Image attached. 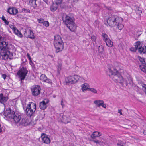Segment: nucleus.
Returning <instances> with one entry per match:
<instances>
[{
  "instance_id": "obj_1",
  "label": "nucleus",
  "mask_w": 146,
  "mask_h": 146,
  "mask_svg": "<svg viewBox=\"0 0 146 146\" xmlns=\"http://www.w3.org/2000/svg\"><path fill=\"white\" fill-rule=\"evenodd\" d=\"M123 22V19L116 15H112L109 17L107 20V23L109 27H114L117 26V28L119 30H121L123 28L124 26L122 24Z\"/></svg>"
},
{
  "instance_id": "obj_2",
  "label": "nucleus",
  "mask_w": 146,
  "mask_h": 146,
  "mask_svg": "<svg viewBox=\"0 0 146 146\" xmlns=\"http://www.w3.org/2000/svg\"><path fill=\"white\" fill-rule=\"evenodd\" d=\"M63 22L69 30L74 31L76 28V26L73 18L66 14H64L62 18Z\"/></svg>"
},
{
  "instance_id": "obj_3",
  "label": "nucleus",
  "mask_w": 146,
  "mask_h": 146,
  "mask_svg": "<svg viewBox=\"0 0 146 146\" xmlns=\"http://www.w3.org/2000/svg\"><path fill=\"white\" fill-rule=\"evenodd\" d=\"M56 52L57 53L61 51L64 48L63 43L60 36L56 35L54 36V42Z\"/></svg>"
},
{
  "instance_id": "obj_4",
  "label": "nucleus",
  "mask_w": 146,
  "mask_h": 146,
  "mask_svg": "<svg viewBox=\"0 0 146 146\" xmlns=\"http://www.w3.org/2000/svg\"><path fill=\"white\" fill-rule=\"evenodd\" d=\"M36 104L31 102L29 103V104L27 105L25 111L27 115L31 117L34 115L35 112L36 110Z\"/></svg>"
},
{
  "instance_id": "obj_5",
  "label": "nucleus",
  "mask_w": 146,
  "mask_h": 146,
  "mask_svg": "<svg viewBox=\"0 0 146 146\" xmlns=\"http://www.w3.org/2000/svg\"><path fill=\"white\" fill-rule=\"evenodd\" d=\"M14 120L16 124L19 125L26 126L29 123L26 118H21V116L18 115L14 117Z\"/></svg>"
},
{
  "instance_id": "obj_6",
  "label": "nucleus",
  "mask_w": 146,
  "mask_h": 146,
  "mask_svg": "<svg viewBox=\"0 0 146 146\" xmlns=\"http://www.w3.org/2000/svg\"><path fill=\"white\" fill-rule=\"evenodd\" d=\"M4 115L5 119L8 120L13 119V121H14V117L15 116H18L15 115V112L12 110L10 108H9L8 109L6 110L4 113Z\"/></svg>"
},
{
  "instance_id": "obj_7",
  "label": "nucleus",
  "mask_w": 146,
  "mask_h": 146,
  "mask_svg": "<svg viewBox=\"0 0 146 146\" xmlns=\"http://www.w3.org/2000/svg\"><path fill=\"white\" fill-rule=\"evenodd\" d=\"M28 71L25 67H22L18 71L17 74L20 78L21 81L25 79Z\"/></svg>"
},
{
  "instance_id": "obj_8",
  "label": "nucleus",
  "mask_w": 146,
  "mask_h": 146,
  "mask_svg": "<svg viewBox=\"0 0 146 146\" xmlns=\"http://www.w3.org/2000/svg\"><path fill=\"white\" fill-rule=\"evenodd\" d=\"M81 78L77 75L74 76H70L68 77L65 79L67 84L69 85L77 82Z\"/></svg>"
},
{
  "instance_id": "obj_9",
  "label": "nucleus",
  "mask_w": 146,
  "mask_h": 146,
  "mask_svg": "<svg viewBox=\"0 0 146 146\" xmlns=\"http://www.w3.org/2000/svg\"><path fill=\"white\" fill-rule=\"evenodd\" d=\"M3 38L0 36V50L1 51L7 50L9 49L8 42L3 40Z\"/></svg>"
},
{
  "instance_id": "obj_10",
  "label": "nucleus",
  "mask_w": 146,
  "mask_h": 146,
  "mask_svg": "<svg viewBox=\"0 0 146 146\" xmlns=\"http://www.w3.org/2000/svg\"><path fill=\"white\" fill-rule=\"evenodd\" d=\"M32 95L35 96H36L40 94L41 88L40 86L36 85L33 86L31 89Z\"/></svg>"
},
{
  "instance_id": "obj_11",
  "label": "nucleus",
  "mask_w": 146,
  "mask_h": 146,
  "mask_svg": "<svg viewBox=\"0 0 146 146\" xmlns=\"http://www.w3.org/2000/svg\"><path fill=\"white\" fill-rule=\"evenodd\" d=\"M25 37L33 39L35 38V36L32 31L29 29H25L24 34Z\"/></svg>"
},
{
  "instance_id": "obj_12",
  "label": "nucleus",
  "mask_w": 146,
  "mask_h": 146,
  "mask_svg": "<svg viewBox=\"0 0 146 146\" xmlns=\"http://www.w3.org/2000/svg\"><path fill=\"white\" fill-rule=\"evenodd\" d=\"M1 54L0 58L3 59L4 60H6L8 58L11 56L12 54L11 52L8 50L3 51Z\"/></svg>"
},
{
  "instance_id": "obj_13",
  "label": "nucleus",
  "mask_w": 146,
  "mask_h": 146,
  "mask_svg": "<svg viewBox=\"0 0 146 146\" xmlns=\"http://www.w3.org/2000/svg\"><path fill=\"white\" fill-rule=\"evenodd\" d=\"M8 99V97L7 96L4 95L2 93L0 94V103L3 105L5 107Z\"/></svg>"
},
{
  "instance_id": "obj_14",
  "label": "nucleus",
  "mask_w": 146,
  "mask_h": 146,
  "mask_svg": "<svg viewBox=\"0 0 146 146\" xmlns=\"http://www.w3.org/2000/svg\"><path fill=\"white\" fill-rule=\"evenodd\" d=\"M113 79L116 82H119L121 84H122L123 82V78L119 74L114 75Z\"/></svg>"
},
{
  "instance_id": "obj_15",
  "label": "nucleus",
  "mask_w": 146,
  "mask_h": 146,
  "mask_svg": "<svg viewBox=\"0 0 146 146\" xmlns=\"http://www.w3.org/2000/svg\"><path fill=\"white\" fill-rule=\"evenodd\" d=\"M41 138L42 142L47 144H49L50 143V140L46 135L42 133L41 135Z\"/></svg>"
},
{
  "instance_id": "obj_16",
  "label": "nucleus",
  "mask_w": 146,
  "mask_h": 146,
  "mask_svg": "<svg viewBox=\"0 0 146 146\" xmlns=\"http://www.w3.org/2000/svg\"><path fill=\"white\" fill-rule=\"evenodd\" d=\"M7 12L10 14L16 15L18 11V10L15 8L10 7L8 9Z\"/></svg>"
},
{
  "instance_id": "obj_17",
  "label": "nucleus",
  "mask_w": 146,
  "mask_h": 146,
  "mask_svg": "<svg viewBox=\"0 0 146 146\" xmlns=\"http://www.w3.org/2000/svg\"><path fill=\"white\" fill-rule=\"evenodd\" d=\"M138 52L140 54H146V44H145L144 46H141L138 49Z\"/></svg>"
},
{
  "instance_id": "obj_18",
  "label": "nucleus",
  "mask_w": 146,
  "mask_h": 146,
  "mask_svg": "<svg viewBox=\"0 0 146 146\" xmlns=\"http://www.w3.org/2000/svg\"><path fill=\"white\" fill-rule=\"evenodd\" d=\"M48 103L47 102H46L43 101L41 102L39 104V107L41 109L44 110L46 108V103Z\"/></svg>"
},
{
  "instance_id": "obj_19",
  "label": "nucleus",
  "mask_w": 146,
  "mask_h": 146,
  "mask_svg": "<svg viewBox=\"0 0 146 146\" xmlns=\"http://www.w3.org/2000/svg\"><path fill=\"white\" fill-rule=\"evenodd\" d=\"M101 135V133L99 132L95 131L91 134V137L93 139H94L96 137L100 136Z\"/></svg>"
},
{
  "instance_id": "obj_20",
  "label": "nucleus",
  "mask_w": 146,
  "mask_h": 146,
  "mask_svg": "<svg viewBox=\"0 0 146 146\" xmlns=\"http://www.w3.org/2000/svg\"><path fill=\"white\" fill-rule=\"evenodd\" d=\"M58 6L54 3H53L50 6V10L54 12L56 11L58 7Z\"/></svg>"
},
{
  "instance_id": "obj_21",
  "label": "nucleus",
  "mask_w": 146,
  "mask_h": 146,
  "mask_svg": "<svg viewBox=\"0 0 146 146\" xmlns=\"http://www.w3.org/2000/svg\"><path fill=\"white\" fill-rule=\"evenodd\" d=\"M37 0H30L29 3L31 6L35 9L37 6L36 1Z\"/></svg>"
},
{
  "instance_id": "obj_22",
  "label": "nucleus",
  "mask_w": 146,
  "mask_h": 146,
  "mask_svg": "<svg viewBox=\"0 0 146 146\" xmlns=\"http://www.w3.org/2000/svg\"><path fill=\"white\" fill-rule=\"evenodd\" d=\"M104 101L101 100H98L94 101V103L98 107H100L101 104H103Z\"/></svg>"
},
{
  "instance_id": "obj_23",
  "label": "nucleus",
  "mask_w": 146,
  "mask_h": 146,
  "mask_svg": "<svg viewBox=\"0 0 146 146\" xmlns=\"http://www.w3.org/2000/svg\"><path fill=\"white\" fill-rule=\"evenodd\" d=\"M82 88V90L83 91L86 90L88 89V87H89V85L87 83H85L82 84L81 86Z\"/></svg>"
},
{
  "instance_id": "obj_24",
  "label": "nucleus",
  "mask_w": 146,
  "mask_h": 146,
  "mask_svg": "<svg viewBox=\"0 0 146 146\" xmlns=\"http://www.w3.org/2000/svg\"><path fill=\"white\" fill-rule=\"evenodd\" d=\"M45 117V114L44 111H40L39 115L38 116V118L40 120H42Z\"/></svg>"
},
{
  "instance_id": "obj_25",
  "label": "nucleus",
  "mask_w": 146,
  "mask_h": 146,
  "mask_svg": "<svg viewBox=\"0 0 146 146\" xmlns=\"http://www.w3.org/2000/svg\"><path fill=\"white\" fill-rule=\"evenodd\" d=\"M102 36L103 40L105 42H106L108 40L110 39L108 35L105 33H102Z\"/></svg>"
},
{
  "instance_id": "obj_26",
  "label": "nucleus",
  "mask_w": 146,
  "mask_h": 146,
  "mask_svg": "<svg viewBox=\"0 0 146 146\" xmlns=\"http://www.w3.org/2000/svg\"><path fill=\"white\" fill-rule=\"evenodd\" d=\"M105 42L106 45L108 47H111L112 46L113 43L110 39L108 40Z\"/></svg>"
},
{
  "instance_id": "obj_27",
  "label": "nucleus",
  "mask_w": 146,
  "mask_h": 146,
  "mask_svg": "<svg viewBox=\"0 0 146 146\" xmlns=\"http://www.w3.org/2000/svg\"><path fill=\"white\" fill-rule=\"evenodd\" d=\"M14 33L17 35L19 36L20 37H22L23 35L16 28L14 30Z\"/></svg>"
},
{
  "instance_id": "obj_28",
  "label": "nucleus",
  "mask_w": 146,
  "mask_h": 146,
  "mask_svg": "<svg viewBox=\"0 0 146 146\" xmlns=\"http://www.w3.org/2000/svg\"><path fill=\"white\" fill-rule=\"evenodd\" d=\"M142 46V42L139 41L136 42L135 43V46L138 49L139 48Z\"/></svg>"
},
{
  "instance_id": "obj_29",
  "label": "nucleus",
  "mask_w": 146,
  "mask_h": 146,
  "mask_svg": "<svg viewBox=\"0 0 146 146\" xmlns=\"http://www.w3.org/2000/svg\"><path fill=\"white\" fill-rule=\"evenodd\" d=\"M109 71L111 75H115L119 73L118 72V71L115 69H114L113 70H112L111 69H109Z\"/></svg>"
},
{
  "instance_id": "obj_30",
  "label": "nucleus",
  "mask_w": 146,
  "mask_h": 146,
  "mask_svg": "<svg viewBox=\"0 0 146 146\" xmlns=\"http://www.w3.org/2000/svg\"><path fill=\"white\" fill-rule=\"evenodd\" d=\"M128 80H126V84H129L131 85H133V82L132 78L130 77L127 78Z\"/></svg>"
},
{
  "instance_id": "obj_31",
  "label": "nucleus",
  "mask_w": 146,
  "mask_h": 146,
  "mask_svg": "<svg viewBox=\"0 0 146 146\" xmlns=\"http://www.w3.org/2000/svg\"><path fill=\"white\" fill-rule=\"evenodd\" d=\"M141 70L144 72L146 73V66L143 65L139 66Z\"/></svg>"
},
{
  "instance_id": "obj_32",
  "label": "nucleus",
  "mask_w": 146,
  "mask_h": 146,
  "mask_svg": "<svg viewBox=\"0 0 146 146\" xmlns=\"http://www.w3.org/2000/svg\"><path fill=\"white\" fill-rule=\"evenodd\" d=\"M47 78V77L44 74H41L40 77V80L44 82V81H45V80H46V79Z\"/></svg>"
},
{
  "instance_id": "obj_33",
  "label": "nucleus",
  "mask_w": 146,
  "mask_h": 146,
  "mask_svg": "<svg viewBox=\"0 0 146 146\" xmlns=\"http://www.w3.org/2000/svg\"><path fill=\"white\" fill-rule=\"evenodd\" d=\"M135 12L136 14L138 15H140L141 13L142 12V11L140 10V8L139 7L137 8L135 10Z\"/></svg>"
},
{
  "instance_id": "obj_34",
  "label": "nucleus",
  "mask_w": 146,
  "mask_h": 146,
  "mask_svg": "<svg viewBox=\"0 0 146 146\" xmlns=\"http://www.w3.org/2000/svg\"><path fill=\"white\" fill-rule=\"evenodd\" d=\"M63 0H56L55 3L58 6L60 5L62 3Z\"/></svg>"
},
{
  "instance_id": "obj_35",
  "label": "nucleus",
  "mask_w": 146,
  "mask_h": 146,
  "mask_svg": "<svg viewBox=\"0 0 146 146\" xmlns=\"http://www.w3.org/2000/svg\"><path fill=\"white\" fill-rule=\"evenodd\" d=\"M138 58L139 60L143 64H145V62L144 60L145 59L144 58H142L139 56H138Z\"/></svg>"
},
{
  "instance_id": "obj_36",
  "label": "nucleus",
  "mask_w": 146,
  "mask_h": 146,
  "mask_svg": "<svg viewBox=\"0 0 146 146\" xmlns=\"http://www.w3.org/2000/svg\"><path fill=\"white\" fill-rule=\"evenodd\" d=\"M125 144L123 141H119L117 143L118 146H124V145Z\"/></svg>"
},
{
  "instance_id": "obj_37",
  "label": "nucleus",
  "mask_w": 146,
  "mask_h": 146,
  "mask_svg": "<svg viewBox=\"0 0 146 146\" xmlns=\"http://www.w3.org/2000/svg\"><path fill=\"white\" fill-rule=\"evenodd\" d=\"M98 50L99 52L101 53L104 51L103 47L102 46H100L98 48Z\"/></svg>"
},
{
  "instance_id": "obj_38",
  "label": "nucleus",
  "mask_w": 146,
  "mask_h": 146,
  "mask_svg": "<svg viewBox=\"0 0 146 146\" xmlns=\"http://www.w3.org/2000/svg\"><path fill=\"white\" fill-rule=\"evenodd\" d=\"M89 90L90 91L94 93H97V90L94 88H90L89 89Z\"/></svg>"
},
{
  "instance_id": "obj_39",
  "label": "nucleus",
  "mask_w": 146,
  "mask_h": 146,
  "mask_svg": "<svg viewBox=\"0 0 146 146\" xmlns=\"http://www.w3.org/2000/svg\"><path fill=\"white\" fill-rule=\"evenodd\" d=\"M62 65L61 64H59L57 66V69L58 72H59L61 69Z\"/></svg>"
},
{
  "instance_id": "obj_40",
  "label": "nucleus",
  "mask_w": 146,
  "mask_h": 146,
  "mask_svg": "<svg viewBox=\"0 0 146 146\" xmlns=\"http://www.w3.org/2000/svg\"><path fill=\"white\" fill-rule=\"evenodd\" d=\"M22 12L23 13H30V10L29 9H27L25 8H23L22 9Z\"/></svg>"
},
{
  "instance_id": "obj_41",
  "label": "nucleus",
  "mask_w": 146,
  "mask_h": 146,
  "mask_svg": "<svg viewBox=\"0 0 146 146\" xmlns=\"http://www.w3.org/2000/svg\"><path fill=\"white\" fill-rule=\"evenodd\" d=\"M137 50V48L135 46V47H131L130 49V50L131 51L134 52H136Z\"/></svg>"
},
{
  "instance_id": "obj_42",
  "label": "nucleus",
  "mask_w": 146,
  "mask_h": 146,
  "mask_svg": "<svg viewBox=\"0 0 146 146\" xmlns=\"http://www.w3.org/2000/svg\"><path fill=\"white\" fill-rule=\"evenodd\" d=\"M44 25L45 26L47 27L49 26V23L48 21H45L43 23Z\"/></svg>"
},
{
  "instance_id": "obj_43",
  "label": "nucleus",
  "mask_w": 146,
  "mask_h": 146,
  "mask_svg": "<svg viewBox=\"0 0 146 146\" xmlns=\"http://www.w3.org/2000/svg\"><path fill=\"white\" fill-rule=\"evenodd\" d=\"M143 89L144 90V92L146 94V84H143L142 85Z\"/></svg>"
},
{
  "instance_id": "obj_44",
  "label": "nucleus",
  "mask_w": 146,
  "mask_h": 146,
  "mask_svg": "<svg viewBox=\"0 0 146 146\" xmlns=\"http://www.w3.org/2000/svg\"><path fill=\"white\" fill-rule=\"evenodd\" d=\"M44 82L48 83H51V80L50 79L48 78H47L46 79L45 81H44Z\"/></svg>"
},
{
  "instance_id": "obj_45",
  "label": "nucleus",
  "mask_w": 146,
  "mask_h": 146,
  "mask_svg": "<svg viewBox=\"0 0 146 146\" xmlns=\"http://www.w3.org/2000/svg\"><path fill=\"white\" fill-rule=\"evenodd\" d=\"M38 21L39 23H43L44 22V20L41 18L38 19Z\"/></svg>"
},
{
  "instance_id": "obj_46",
  "label": "nucleus",
  "mask_w": 146,
  "mask_h": 146,
  "mask_svg": "<svg viewBox=\"0 0 146 146\" xmlns=\"http://www.w3.org/2000/svg\"><path fill=\"white\" fill-rule=\"evenodd\" d=\"M27 56L28 58L29 59V60L30 62H32V61L31 59V58L30 57V55L28 53H27Z\"/></svg>"
},
{
  "instance_id": "obj_47",
  "label": "nucleus",
  "mask_w": 146,
  "mask_h": 146,
  "mask_svg": "<svg viewBox=\"0 0 146 146\" xmlns=\"http://www.w3.org/2000/svg\"><path fill=\"white\" fill-rule=\"evenodd\" d=\"M9 26L13 30L15 29L16 28V27L14 25H9Z\"/></svg>"
},
{
  "instance_id": "obj_48",
  "label": "nucleus",
  "mask_w": 146,
  "mask_h": 146,
  "mask_svg": "<svg viewBox=\"0 0 146 146\" xmlns=\"http://www.w3.org/2000/svg\"><path fill=\"white\" fill-rule=\"evenodd\" d=\"M91 38L92 40L93 41H95L96 39V37L94 36H92Z\"/></svg>"
},
{
  "instance_id": "obj_49",
  "label": "nucleus",
  "mask_w": 146,
  "mask_h": 146,
  "mask_svg": "<svg viewBox=\"0 0 146 146\" xmlns=\"http://www.w3.org/2000/svg\"><path fill=\"white\" fill-rule=\"evenodd\" d=\"M3 21H4L5 23L6 24V25H8L9 22L7 21L6 19L4 20Z\"/></svg>"
},
{
  "instance_id": "obj_50",
  "label": "nucleus",
  "mask_w": 146,
  "mask_h": 146,
  "mask_svg": "<svg viewBox=\"0 0 146 146\" xmlns=\"http://www.w3.org/2000/svg\"><path fill=\"white\" fill-rule=\"evenodd\" d=\"M93 142H94V143H99L100 142L99 141L97 140H93L92 141Z\"/></svg>"
},
{
  "instance_id": "obj_51",
  "label": "nucleus",
  "mask_w": 146,
  "mask_h": 146,
  "mask_svg": "<svg viewBox=\"0 0 146 146\" xmlns=\"http://www.w3.org/2000/svg\"><path fill=\"white\" fill-rule=\"evenodd\" d=\"M7 76L5 74H3L2 75V77L5 80L6 79Z\"/></svg>"
},
{
  "instance_id": "obj_52",
  "label": "nucleus",
  "mask_w": 146,
  "mask_h": 146,
  "mask_svg": "<svg viewBox=\"0 0 146 146\" xmlns=\"http://www.w3.org/2000/svg\"><path fill=\"white\" fill-rule=\"evenodd\" d=\"M101 106L104 108H106V104H104V102L103 103V104H101Z\"/></svg>"
},
{
  "instance_id": "obj_53",
  "label": "nucleus",
  "mask_w": 146,
  "mask_h": 146,
  "mask_svg": "<svg viewBox=\"0 0 146 146\" xmlns=\"http://www.w3.org/2000/svg\"><path fill=\"white\" fill-rule=\"evenodd\" d=\"M61 105L62 106V108H63V107L64 106V104H63V101H62H62H61Z\"/></svg>"
},
{
  "instance_id": "obj_54",
  "label": "nucleus",
  "mask_w": 146,
  "mask_h": 146,
  "mask_svg": "<svg viewBox=\"0 0 146 146\" xmlns=\"http://www.w3.org/2000/svg\"><path fill=\"white\" fill-rule=\"evenodd\" d=\"M118 112L121 115H122V112H121V110H119Z\"/></svg>"
},
{
  "instance_id": "obj_55",
  "label": "nucleus",
  "mask_w": 146,
  "mask_h": 146,
  "mask_svg": "<svg viewBox=\"0 0 146 146\" xmlns=\"http://www.w3.org/2000/svg\"><path fill=\"white\" fill-rule=\"evenodd\" d=\"M2 20L3 21L4 20H5V17H4V16H3L1 18Z\"/></svg>"
},
{
  "instance_id": "obj_56",
  "label": "nucleus",
  "mask_w": 146,
  "mask_h": 146,
  "mask_svg": "<svg viewBox=\"0 0 146 146\" xmlns=\"http://www.w3.org/2000/svg\"><path fill=\"white\" fill-rule=\"evenodd\" d=\"M1 125L0 124V133L2 131V130L1 129Z\"/></svg>"
},
{
  "instance_id": "obj_57",
  "label": "nucleus",
  "mask_w": 146,
  "mask_h": 146,
  "mask_svg": "<svg viewBox=\"0 0 146 146\" xmlns=\"http://www.w3.org/2000/svg\"><path fill=\"white\" fill-rule=\"evenodd\" d=\"M143 134L144 135H146V131L144 130L143 131Z\"/></svg>"
},
{
  "instance_id": "obj_58",
  "label": "nucleus",
  "mask_w": 146,
  "mask_h": 146,
  "mask_svg": "<svg viewBox=\"0 0 146 146\" xmlns=\"http://www.w3.org/2000/svg\"><path fill=\"white\" fill-rule=\"evenodd\" d=\"M73 0L74 1V2H77L78 1V0Z\"/></svg>"
},
{
  "instance_id": "obj_59",
  "label": "nucleus",
  "mask_w": 146,
  "mask_h": 146,
  "mask_svg": "<svg viewBox=\"0 0 146 146\" xmlns=\"http://www.w3.org/2000/svg\"><path fill=\"white\" fill-rule=\"evenodd\" d=\"M45 2H46V1H48L47 0H43Z\"/></svg>"
},
{
  "instance_id": "obj_60",
  "label": "nucleus",
  "mask_w": 146,
  "mask_h": 146,
  "mask_svg": "<svg viewBox=\"0 0 146 146\" xmlns=\"http://www.w3.org/2000/svg\"><path fill=\"white\" fill-rule=\"evenodd\" d=\"M19 15H19H19H17V17H19Z\"/></svg>"
}]
</instances>
